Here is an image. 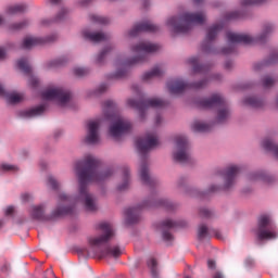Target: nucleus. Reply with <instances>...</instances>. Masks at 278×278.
Masks as SVG:
<instances>
[{"instance_id":"nucleus-1","label":"nucleus","mask_w":278,"mask_h":278,"mask_svg":"<svg viewBox=\"0 0 278 278\" xmlns=\"http://www.w3.org/2000/svg\"><path fill=\"white\" fill-rule=\"evenodd\" d=\"M74 173L79 184L78 194L73 197L66 192L59 193L55 216L71 214L73 207L78 203H81L86 212H99V202H97V197L88 189V184H92V181L101 184V181L110 179L114 175V169L99 170V160L91 154H86L74 163Z\"/></svg>"},{"instance_id":"nucleus-2","label":"nucleus","mask_w":278,"mask_h":278,"mask_svg":"<svg viewBox=\"0 0 278 278\" xmlns=\"http://www.w3.org/2000/svg\"><path fill=\"white\" fill-rule=\"evenodd\" d=\"M96 229L101 231L100 235L88 238L89 249L84 250V254L87 257H121L123 255V249L118 245H106L104 249L101 247L110 244L114 238H116V230L114 226L108 222H102L96 225Z\"/></svg>"},{"instance_id":"nucleus-3","label":"nucleus","mask_w":278,"mask_h":278,"mask_svg":"<svg viewBox=\"0 0 278 278\" xmlns=\"http://www.w3.org/2000/svg\"><path fill=\"white\" fill-rule=\"evenodd\" d=\"M160 49V46L151 43L149 41H141L131 48L132 53L136 54L132 59L125 60L123 56H118L113 65L115 72L109 74V79H125L128 67L134 64H142L147 60V53H155Z\"/></svg>"},{"instance_id":"nucleus-4","label":"nucleus","mask_w":278,"mask_h":278,"mask_svg":"<svg viewBox=\"0 0 278 278\" xmlns=\"http://www.w3.org/2000/svg\"><path fill=\"white\" fill-rule=\"evenodd\" d=\"M103 111L106 121H111L109 126V136L113 140H118L128 131H131V122L116 112V103L112 100H108L103 103Z\"/></svg>"},{"instance_id":"nucleus-5","label":"nucleus","mask_w":278,"mask_h":278,"mask_svg":"<svg viewBox=\"0 0 278 278\" xmlns=\"http://www.w3.org/2000/svg\"><path fill=\"white\" fill-rule=\"evenodd\" d=\"M206 21L205 13H190L186 12L181 16L168 17L165 25L173 34H188L189 29H192L194 25H203Z\"/></svg>"},{"instance_id":"nucleus-6","label":"nucleus","mask_w":278,"mask_h":278,"mask_svg":"<svg viewBox=\"0 0 278 278\" xmlns=\"http://www.w3.org/2000/svg\"><path fill=\"white\" fill-rule=\"evenodd\" d=\"M241 170L242 168L238 165L227 167L225 173L216 178V182L207 188L206 194H216V192H223V190H231L236 186V179Z\"/></svg>"},{"instance_id":"nucleus-7","label":"nucleus","mask_w":278,"mask_h":278,"mask_svg":"<svg viewBox=\"0 0 278 278\" xmlns=\"http://www.w3.org/2000/svg\"><path fill=\"white\" fill-rule=\"evenodd\" d=\"M202 108L206 110H212V108H217V113L215 121L216 123H227L231 118V109L227 105L225 98L219 93H214L210 98H206L200 102Z\"/></svg>"},{"instance_id":"nucleus-8","label":"nucleus","mask_w":278,"mask_h":278,"mask_svg":"<svg viewBox=\"0 0 278 278\" xmlns=\"http://www.w3.org/2000/svg\"><path fill=\"white\" fill-rule=\"evenodd\" d=\"M46 101H54L59 108H71L73 105V94L67 89L60 86H49L41 93Z\"/></svg>"},{"instance_id":"nucleus-9","label":"nucleus","mask_w":278,"mask_h":278,"mask_svg":"<svg viewBox=\"0 0 278 278\" xmlns=\"http://www.w3.org/2000/svg\"><path fill=\"white\" fill-rule=\"evenodd\" d=\"M173 150L172 157L174 162H178L179 164H186L192 160L190 155V144L188 143V138L184 135H176L173 138Z\"/></svg>"},{"instance_id":"nucleus-10","label":"nucleus","mask_w":278,"mask_h":278,"mask_svg":"<svg viewBox=\"0 0 278 278\" xmlns=\"http://www.w3.org/2000/svg\"><path fill=\"white\" fill-rule=\"evenodd\" d=\"M257 238L258 240H277V228L273 224V219L268 215H262L257 224Z\"/></svg>"},{"instance_id":"nucleus-11","label":"nucleus","mask_w":278,"mask_h":278,"mask_svg":"<svg viewBox=\"0 0 278 278\" xmlns=\"http://www.w3.org/2000/svg\"><path fill=\"white\" fill-rule=\"evenodd\" d=\"M127 105L134 110H138L140 121H144V112H147L148 108H164L166 105V101L160 98H149L142 102L128 99Z\"/></svg>"},{"instance_id":"nucleus-12","label":"nucleus","mask_w":278,"mask_h":278,"mask_svg":"<svg viewBox=\"0 0 278 278\" xmlns=\"http://www.w3.org/2000/svg\"><path fill=\"white\" fill-rule=\"evenodd\" d=\"M101 118L90 119L86 125V144H99L101 142Z\"/></svg>"},{"instance_id":"nucleus-13","label":"nucleus","mask_w":278,"mask_h":278,"mask_svg":"<svg viewBox=\"0 0 278 278\" xmlns=\"http://www.w3.org/2000/svg\"><path fill=\"white\" fill-rule=\"evenodd\" d=\"M157 144H160V137H157V132H147L143 138L136 141V147L142 155H144V153H149L151 149H155Z\"/></svg>"},{"instance_id":"nucleus-14","label":"nucleus","mask_w":278,"mask_h":278,"mask_svg":"<svg viewBox=\"0 0 278 278\" xmlns=\"http://www.w3.org/2000/svg\"><path fill=\"white\" fill-rule=\"evenodd\" d=\"M176 226L177 222H174L173 219H165L159 225V231L166 244H170V242L175 240V237L170 233V229H175Z\"/></svg>"},{"instance_id":"nucleus-15","label":"nucleus","mask_w":278,"mask_h":278,"mask_svg":"<svg viewBox=\"0 0 278 278\" xmlns=\"http://www.w3.org/2000/svg\"><path fill=\"white\" fill-rule=\"evenodd\" d=\"M160 27L149 21L140 22L136 24L128 33L130 38H136L138 34H142V31H159Z\"/></svg>"},{"instance_id":"nucleus-16","label":"nucleus","mask_w":278,"mask_h":278,"mask_svg":"<svg viewBox=\"0 0 278 278\" xmlns=\"http://www.w3.org/2000/svg\"><path fill=\"white\" fill-rule=\"evenodd\" d=\"M55 36L41 38V37H25L22 42V49H34V47H40L41 45H47V42H53Z\"/></svg>"},{"instance_id":"nucleus-17","label":"nucleus","mask_w":278,"mask_h":278,"mask_svg":"<svg viewBox=\"0 0 278 278\" xmlns=\"http://www.w3.org/2000/svg\"><path fill=\"white\" fill-rule=\"evenodd\" d=\"M226 38L229 45H251V42H253V38L251 36L232 31H228L226 34Z\"/></svg>"},{"instance_id":"nucleus-18","label":"nucleus","mask_w":278,"mask_h":278,"mask_svg":"<svg viewBox=\"0 0 278 278\" xmlns=\"http://www.w3.org/2000/svg\"><path fill=\"white\" fill-rule=\"evenodd\" d=\"M0 97L9 103V105H16V103H21L25 97L22 93L17 92H8L2 85H0Z\"/></svg>"},{"instance_id":"nucleus-19","label":"nucleus","mask_w":278,"mask_h":278,"mask_svg":"<svg viewBox=\"0 0 278 278\" xmlns=\"http://www.w3.org/2000/svg\"><path fill=\"white\" fill-rule=\"evenodd\" d=\"M47 112V105L39 104L37 106H33L30 109H26L20 112L21 118H36L38 116H42Z\"/></svg>"},{"instance_id":"nucleus-20","label":"nucleus","mask_w":278,"mask_h":278,"mask_svg":"<svg viewBox=\"0 0 278 278\" xmlns=\"http://www.w3.org/2000/svg\"><path fill=\"white\" fill-rule=\"evenodd\" d=\"M248 179L249 181H264L265 184H273L276 180L275 176L266 174L264 170L251 172Z\"/></svg>"},{"instance_id":"nucleus-21","label":"nucleus","mask_w":278,"mask_h":278,"mask_svg":"<svg viewBox=\"0 0 278 278\" xmlns=\"http://www.w3.org/2000/svg\"><path fill=\"white\" fill-rule=\"evenodd\" d=\"M139 177L146 186H151V184H153V177H151V172L149 170V163H147L144 159L141 160L139 166Z\"/></svg>"},{"instance_id":"nucleus-22","label":"nucleus","mask_w":278,"mask_h":278,"mask_svg":"<svg viewBox=\"0 0 278 278\" xmlns=\"http://www.w3.org/2000/svg\"><path fill=\"white\" fill-rule=\"evenodd\" d=\"M186 88H188V84L179 78L169 80L167 83V89L170 94H181Z\"/></svg>"},{"instance_id":"nucleus-23","label":"nucleus","mask_w":278,"mask_h":278,"mask_svg":"<svg viewBox=\"0 0 278 278\" xmlns=\"http://www.w3.org/2000/svg\"><path fill=\"white\" fill-rule=\"evenodd\" d=\"M84 38L86 40H90V42H105V40H110V34L97 31V33H90L89 30L83 31Z\"/></svg>"},{"instance_id":"nucleus-24","label":"nucleus","mask_w":278,"mask_h":278,"mask_svg":"<svg viewBox=\"0 0 278 278\" xmlns=\"http://www.w3.org/2000/svg\"><path fill=\"white\" fill-rule=\"evenodd\" d=\"M261 147L265 150L268 151V153H271L276 160H278V143L275 139L273 138H265L261 142Z\"/></svg>"},{"instance_id":"nucleus-25","label":"nucleus","mask_w":278,"mask_h":278,"mask_svg":"<svg viewBox=\"0 0 278 278\" xmlns=\"http://www.w3.org/2000/svg\"><path fill=\"white\" fill-rule=\"evenodd\" d=\"M142 207H165V210H175L177 205L167 199H157L151 203L144 202Z\"/></svg>"},{"instance_id":"nucleus-26","label":"nucleus","mask_w":278,"mask_h":278,"mask_svg":"<svg viewBox=\"0 0 278 278\" xmlns=\"http://www.w3.org/2000/svg\"><path fill=\"white\" fill-rule=\"evenodd\" d=\"M142 206H134L126 211V223L128 225H136L140 220V212Z\"/></svg>"},{"instance_id":"nucleus-27","label":"nucleus","mask_w":278,"mask_h":278,"mask_svg":"<svg viewBox=\"0 0 278 278\" xmlns=\"http://www.w3.org/2000/svg\"><path fill=\"white\" fill-rule=\"evenodd\" d=\"M243 105H249L250 108L260 110V108H264V105H266V101L255 96H249L243 100Z\"/></svg>"},{"instance_id":"nucleus-28","label":"nucleus","mask_w":278,"mask_h":278,"mask_svg":"<svg viewBox=\"0 0 278 278\" xmlns=\"http://www.w3.org/2000/svg\"><path fill=\"white\" fill-rule=\"evenodd\" d=\"M30 217L34 220H47L48 217L45 215V205H34L30 207Z\"/></svg>"},{"instance_id":"nucleus-29","label":"nucleus","mask_w":278,"mask_h":278,"mask_svg":"<svg viewBox=\"0 0 278 278\" xmlns=\"http://www.w3.org/2000/svg\"><path fill=\"white\" fill-rule=\"evenodd\" d=\"M165 68L162 65H156L154 68H152L150 72H147L142 75L143 81H150V79H153L154 77H161V75H164Z\"/></svg>"},{"instance_id":"nucleus-30","label":"nucleus","mask_w":278,"mask_h":278,"mask_svg":"<svg viewBox=\"0 0 278 278\" xmlns=\"http://www.w3.org/2000/svg\"><path fill=\"white\" fill-rule=\"evenodd\" d=\"M27 10V5L23 3L11 4L7 8L5 13L9 16H16V14H23Z\"/></svg>"},{"instance_id":"nucleus-31","label":"nucleus","mask_w":278,"mask_h":278,"mask_svg":"<svg viewBox=\"0 0 278 278\" xmlns=\"http://www.w3.org/2000/svg\"><path fill=\"white\" fill-rule=\"evenodd\" d=\"M114 50V46H106L104 49H102L94 58V63L96 64H105V58L112 53Z\"/></svg>"},{"instance_id":"nucleus-32","label":"nucleus","mask_w":278,"mask_h":278,"mask_svg":"<svg viewBox=\"0 0 278 278\" xmlns=\"http://www.w3.org/2000/svg\"><path fill=\"white\" fill-rule=\"evenodd\" d=\"M177 186L178 188H180V190H182V192H190V194H193V195L199 194V190L192 189V187L188 185L187 177H180L177 181Z\"/></svg>"},{"instance_id":"nucleus-33","label":"nucleus","mask_w":278,"mask_h":278,"mask_svg":"<svg viewBox=\"0 0 278 278\" xmlns=\"http://www.w3.org/2000/svg\"><path fill=\"white\" fill-rule=\"evenodd\" d=\"M212 238V229H208L205 224H201L198 227V240L203 242V240H210Z\"/></svg>"},{"instance_id":"nucleus-34","label":"nucleus","mask_w":278,"mask_h":278,"mask_svg":"<svg viewBox=\"0 0 278 278\" xmlns=\"http://www.w3.org/2000/svg\"><path fill=\"white\" fill-rule=\"evenodd\" d=\"M129 168H124L122 172V182L117 185V190L119 192H123V190H127V188H129Z\"/></svg>"},{"instance_id":"nucleus-35","label":"nucleus","mask_w":278,"mask_h":278,"mask_svg":"<svg viewBox=\"0 0 278 278\" xmlns=\"http://www.w3.org/2000/svg\"><path fill=\"white\" fill-rule=\"evenodd\" d=\"M273 31H275V26H273V24H266L263 27V31L256 37V40L258 42H266V39L270 34H273Z\"/></svg>"},{"instance_id":"nucleus-36","label":"nucleus","mask_w":278,"mask_h":278,"mask_svg":"<svg viewBox=\"0 0 278 278\" xmlns=\"http://www.w3.org/2000/svg\"><path fill=\"white\" fill-rule=\"evenodd\" d=\"M148 268L152 278H160V266L155 258L148 260Z\"/></svg>"},{"instance_id":"nucleus-37","label":"nucleus","mask_w":278,"mask_h":278,"mask_svg":"<svg viewBox=\"0 0 278 278\" xmlns=\"http://www.w3.org/2000/svg\"><path fill=\"white\" fill-rule=\"evenodd\" d=\"M223 29V26L220 24L213 25L208 28L206 33V40L207 42H212L218 36V31Z\"/></svg>"},{"instance_id":"nucleus-38","label":"nucleus","mask_w":278,"mask_h":278,"mask_svg":"<svg viewBox=\"0 0 278 278\" xmlns=\"http://www.w3.org/2000/svg\"><path fill=\"white\" fill-rule=\"evenodd\" d=\"M191 129L193 131H210L212 129V126L210 124H206L205 122L195 121L192 123Z\"/></svg>"},{"instance_id":"nucleus-39","label":"nucleus","mask_w":278,"mask_h":278,"mask_svg":"<svg viewBox=\"0 0 278 278\" xmlns=\"http://www.w3.org/2000/svg\"><path fill=\"white\" fill-rule=\"evenodd\" d=\"M277 62H278V52H275L274 54L270 55L269 62L256 63V64H254L253 68L256 72L262 71L264 68V66H266V64H277Z\"/></svg>"},{"instance_id":"nucleus-40","label":"nucleus","mask_w":278,"mask_h":278,"mask_svg":"<svg viewBox=\"0 0 278 278\" xmlns=\"http://www.w3.org/2000/svg\"><path fill=\"white\" fill-rule=\"evenodd\" d=\"M29 25V20H24L22 22L13 23L8 26L9 31H21V29H25Z\"/></svg>"},{"instance_id":"nucleus-41","label":"nucleus","mask_w":278,"mask_h":278,"mask_svg":"<svg viewBox=\"0 0 278 278\" xmlns=\"http://www.w3.org/2000/svg\"><path fill=\"white\" fill-rule=\"evenodd\" d=\"M190 66H192L193 73H203L205 71L204 66L199 65V59L193 56L188 60Z\"/></svg>"},{"instance_id":"nucleus-42","label":"nucleus","mask_w":278,"mask_h":278,"mask_svg":"<svg viewBox=\"0 0 278 278\" xmlns=\"http://www.w3.org/2000/svg\"><path fill=\"white\" fill-rule=\"evenodd\" d=\"M17 67L24 73H31V67L29 66L27 59H20L17 61Z\"/></svg>"},{"instance_id":"nucleus-43","label":"nucleus","mask_w":278,"mask_h":278,"mask_svg":"<svg viewBox=\"0 0 278 278\" xmlns=\"http://www.w3.org/2000/svg\"><path fill=\"white\" fill-rule=\"evenodd\" d=\"M90 20L92 23H98V25H108L110 23V18L101 15H91Z\"/></svg>"},{"instance_id":"nucleus-44","label":"nucleus","mask_w":278,"mask_h":278,"mask_svg":"<svg viewBox=\"0 0 278 278\" xmlns=\"http://www.w3.org/2000/svg\"><path fill=\"white\" fill-rule=\"evenodd\" d=\"M0 169H2L4 173H17L18 166L3 163L0 165Z\"/></svg>"},{"instance_id":"nucleus-45","label":"nucleus","mask_w":278,"mask_h":278,"mask_svg":"<svg viewBox=\"0 0 278 278\" xmlns=\"http://www.w3.org/2000/svg\"><path fill=\"white\" fill-rule=\"evenodd\" d=\"M207 84H210L208 79H202L200 81L191 84V88H193L194 90H203V88L207 87Z\"/></svg>"},{"instance_id":"nucleus-46","label":"nucleus","mask_w":278,"mask_h":278,"mask_svg":"<svg viewBox=\"0 0 278 278\" xmlns=\"http://www.w3.org/2000/svg\"><path fill=\"white\" fill-rule=\"evenodd\" d=\"M48 186H49V188H52V190L60 189V182L53 176H48Z\"/></svg>"},{"instance_id":"nucleus-47","label":"nucleus","mask_w":278,"mask_h":278,"mask_svg":"<svg viewBox=\"0 0 278 278\" xmlns=\"http://www.w3.org/2000/svg\"><path fill=\"white\" fill-rule=\"evenodd\" d=\"M89 73H90V70L86 67L74 68V75H76V77H86V75H89Z\"/></svg>"},{"instance_id":"nucleus-48","label":"nucleus","mask_w":278,"mask_h":278,"mask_svg":"<svg viewBox=\"0 0 278 278\" xmlns=\"http://www.w3.org/2000/svg\"><path fill=\"white\" fill-rule=\"evenodd\" d=\"M275 78L270 76H266L262 79V86L263 88H273V85L275 84Z\"/></svg>"},{"instance_id":"nucleus-49","label":"nucleus","mask_w":278,"mask_h":278,"mask_svg":"<svg viewBox=\"0 0 278 278\" xmlns=\"http://www.w3.org/2000/svg\"><path fill=\"white\" fill-rule=\"evenodd\" d=\"M10 49H14V43H8L4 48H0V60H4Z\"/></svg>"},{"instance_id":"nucleus-50","label":"nucleus","mask_w":278,"mask_h":278,"mask_svg":"<svg viewBox=\"0 0 278 278\" xmlns=\"http://www.w3.org/2000/svg\"><path fill=\"white\" fill-rule=\"evenodd\" d=\"M266 0H241V5H260Z\"/></svg>"},{"instance_id":"nucleus-51","label":"nucleus","mask_w":278,"mask_h":278,"mask_svg":"<svg viewBox=\"0 0 278 278\" xmlns=\"http://www.w3.org/2000/svg\"><path fill=\"white\" fill-rule=\"evenodd\" d=\"M28 84L29 86H31L33 88H36V86H38V84H40V80L38 79V77L29 74L28 75Z\"/></svg>"},{"instance_id":"nucleus-52","label":"nucleus","mask_w":278,"mask_h":278,"mask_svg":"<svg viewBox=\"0 0 278 278\" xmlns=\"http://www.w3.org/2000/svg\"><path fill=\"white\" fill-rule=\"evenodd\" d=\"M68 16V9H61L56 15L58 21H64Z\"/></svg>"},{"instance_id":"nucleus-53","label":"nucleus","mask_w":278,"mask_h":278,"mask_svg":"<svg viewBox=\"0 0 278 278\" xmlns=\"http://www.w3.org/2000/svg\"><path fill=\"white\" fill-rule=\"evenodd\" d=\"M68 62L67 56H60L54 61V66H63V64H66Z\"/></svg>"},{"instance_id":"nucleus-54","label":"nucleus","mask_w":278,"mask_h":278,"mask_svg":"<svg viewBox=\"0 0 278 278\" xmlns=\"http://www.w3.org/2000/svg\"><path fill=\"white\" fill-rule=\"evenodd\" d=\"M200 215L203 216L204 218H211L212 211H210L208 208H201Z\"/></svg>"},{"instance_id":"nucleus-55","label":"nucleus","mask_w":278,"mask_h":278,"mask_svg":"<svg viewBox=\"0 0 278 278\" xmlns=\"http://www.w3.org/2000/svg\"><path fill=\"white\" fill-rule=\"evenodd\" d=\"M106 90H108V85H100L96 90V94H103V92H105Z\"/></svg>"},{"instance_id":"nucleus-56","label":"nucleus","mask_w":278,"mask_h":278,"mask_svg":"<svg viewBox=\"0 0 278 278\" xmlns=\"http://www.w3.org/2000/svg\"><path fill=\"white\" fill-rule=\"evenodd\" d=\"M4 215L5 216H13L14 215V208L12 206H8L5 210H4Z\"/></svg>"},{"instance_id":"nucleus-57","label":"nucleus","mask_w":278,"mask_h":278,"mask_svg":"<svg viewBox=\"0 0 278 278\" xmlns=\"http://www.w3.org/2000/svg\"><path fill=\"white\" fill-rule=\"evenodd\" d=\"M207 266H208V268H211L212 270H216V261H214V260H208V261H207Z\"/></svg>"},{"instance_id":"nucleus-58","label":"nucleus","mask_w":278,"mask_h":278,"mask_svg":"<svg viewBox=\"0 0 278 278\" xmlns=\"http://www.w3.org/2000/svg\"><path fill=\"white\" fill-rule=\"evenodd\" d=\"M217 240H223V233L219 230H212Z\"/></svg>"},{"instance_id":"nucleus-59","label":"nucleus","mask_w":278,"mask_h":278,"mask_svg":"<svg viewBox=\"0 0 278 278\" xmlns=\"http://www.w3.org/2000/svg\"><path fill=\"white\" fill-rule=\"evenodd\" d=\"M225 68H226V71H231V68H233V62L227 61L225 63Z\"/></svg>"},{"instance_id":"nucleus-60","label":"nucleus","mask_w":278,"mask_h":278,"mask_svg":"<svg viewBox=\"0 0 278 278\" xmlns=\"http://www.w3.org/2000/svg\"><path fill=\"white\" fill-rule=\"evenodd\" d=\"M213 278H225V274L223 271H215Z\"/></svg>"},{"instance_id":"nucleus-61","label":"nucleus","mask_w":278,"mask_h":278,"mask_svg":"<svg viewBox=\"0 0 278 278\" xmlns=\"http://www.w3.org/2000/svg\"><path fill=\"white\" fill-rule=\"evenodd\" d=\"M31 199V195L29 193L22 194V201H29Z\"/></svg>"},{"instance_id":"nucleus-62","label":"nucleus","mask_w":278,"mask_h":278,"mask_svg":"<svg viewBox=\"0 0 278 278\" xmlns=\"http://www.w3.org/2000/svg\"><path fill=\"white\" fill-rule=\"evenodd\" d=\"M233 51V47H230V48H224L223 49V53H225V54H228V53H231Z\"/></svg>"},{"instance_id":"nucleus-63","label":"nucleus","mask_w":278,"mask_h":278,"mask_svg":"<svg viewBox=\"0 0 278 278\" xmlns=\"http://www.w3.org/2000/svg\"><path fill=\"white\" fill-rule=\"evenodd\" d=\"M212 79H223V76L220 74H214Z\"/></svg>"},{"instance_id":"nucleus-64","label":"nucleus","mask_w":278,"mask_h":278,"mask_svg":"<svg viewBox=\"0 0 278 278\" xmlns=\"http://www.w3.org/2000/svg\"><path fill=\"white\" fill-rule=\"evenodd\" d=\"M155 123L156 125H160V123H162V117L160 115L155 117Z\"/></svg>"}]
</instances>
